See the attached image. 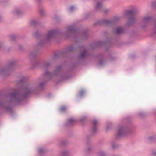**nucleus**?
Segmentation results:
<instances>
[{"mask_svg":"<svg viewBox=\"0 0 156 156\" xmlns=\"http://www.w3.org/2000/svg\"><path fill=\"white\" fill-rule=\"evenodd\" d=\"M16 63V62L15 61L10 62L7 67L0 69V74L6 76L9 75L13 71L14 66Z\"/></svg>","mask_w":156,"mask_h":156,"instance_id":"7ed1b4c3","label":"nucleus"},{"mask_svg":"<svg viewBox=\"0 0 156 156\" xmlns=\"http://www.w3.org/2000/svg\"><path fill=\"white\" fill-rule=\"evenodd\" d=\"M106 155V154L103 151L100 152L98 154V156H105Z\"/></svg>","mask_w":156,"mask_h":156,"instance_id":"5701e85b","label":"nucleus"},{"mask_svg":"<svg viewBox=\"0 0 156 156\" xmlns=\"http://www.w3.org/2000/svg\"><path fill=\"white\" fill-rule=\"evenodd\" d=\"M43 67L48 68L51 66V61H45L42 64Z\"/></svg>","mask_w":156,"mask_h":156,"instance_id":"9d476101","label":"nucleus"},{"mask_svg":"<svg viewBox=\"0 0 156 156\" xmlns=\"http://www.w3.org/2000/svg\"><path fill=\"white\" fill-rule=\"evenodd\" d=\"M14 13L17 16H20L23 14V12L18 9H16L14 11Z\"/></svg>","mask_w":156,"mask_h":156,"instance_id":"2eb2a0df","label":"nucleus"},{"mask_svg":"<svg viewBox=\"0 0 156 156\" xmlns=\"http://www.w3.org/2000/svg\"><path fill=\"white\" fill-rule=\"evenodd\" d=\"M136 14V12L133 10H130L126 12L125 16L128 18L129 20L127 23L129 25H131L133 24L136 21L135 15Z\"/></svg>","mask_w":156,"mask_h":156,"instance_id":"20e7f679","label":"nucleus"},{"mask_svg":"<svg viewBox=\"0 0 156 156\" xmlns=\"http://www.w3.org/2000/svg\"><path fill=\"white\" fill-rule=\"evenodd\" d=\"M24 81V79L23 78L20 79L17 83V84L18 86L22 85Z\"/></svg>","mask_w":156,"mask_h":156,"instance_id":"4be33fe9","label":"nucleus"},{"mask_svg":"<svg viewBox=\"0 0 156 156\" xmlns=\"http://www.w3.org/2000/svg\"><path fill=\"white\" fill-rule=\"evenodd\" d=\"M59 54L58 53H55L54 55V58H56L59 56Z\"/></svg>","mask_w":156,"mask_h":156,"instance_id":"4c0bfd02","label":"nucleus"},{"mask_svg":"<svg viewBox=\"0 0 156 156\" xmlns=\"http://www.w3.org/2000/svg\"><path fill=\"white\" fill-rule=\"evenodd\" d=\"M31 24L34 26H36L39 24L40 22L37 20H33L31 22Z\"/></svg>","mask_w":156,"mask_h":156,"instance_id":"aec40b11","label":"nucleus"},{"mask_svg":"<svg viewBox=\"0 0 156 156\" xmlns=\"http://www.w3.org/2000/svg\"><path fill=\"white\" fill-rule=\"evenodd\" d=\"M102 6V3L101 1H98L96 5L95 8L96 10H101Z\"/></svg>","mask_w":156,"mask_h":156,"instance_id":"4468645a","label":"nucleus"},{"mask_svg":"<svg viewBox=\"0 0 156 156\" xmlns=\"http://www.w3.org/2000/svg\"><path fill=\"white\" fill-rule=\"evenodd\" d=\"M69 155V152L66 151H62L60 155V156H68Z\"/></svg>","mask_w":156,"mask_h":156,"instance_id":"a211bd4d","label":"nucleus"},{"mask_svg":"<svg viewBox=\"0 0 156 156\" xmlns=\"http://www.w3.org/2000/svg\"><path fill=\"white\" fill-rule=\"evenodd\" d=\"M38 35V33L37 31H36L35 33H34V37H36L37 36V35Z\"/></svg>","mask_w":156,"mask_h":156,"instance_id":"58836bf2","label":"nucleus"},{"mask_svg":"<svg viewBox=\"0 0 156 156\" xmlns=\"http://www.w3.org/2000/svg\"><path fill=\"white\" fill-rule=\"evenodd\" d=\"M154 33L156 34V22H155L154 23Z\"/></svg>","mask_w":156,"mask_h":156,"instance_id":"f704fd0d","label":"nucleus"},{"mask_svg":"<svg viewBox=\"0 0 156 156\" xmlns=\"http://www.w3.org/2000/svg\"><path fill=\"white\" fill-rule=\"evenodd\" d=\"M108 128H107V129H106V130H107V129H108Z\"/></svg>","mask_w":156,"mask_h":156,"instance_id":"a18cd8bd","label":"nucleus"},{"mask_svg":"<svg viewBox=\"0 0 156 156\" xmlns=\"http://www.w3.org/2000/svg\"><path fill=\"white\" fill-rule=\"evenodd\" d=\"M75 9V8L73 6H71L70 8V11L73 12Z\"/></svg>","mask_w":156,"mask_h":156,"instance_id":"473e14b6","label":"nucleus"},{"mask_svg":"<svg viewBox=\"0 0 156 156\" xmlns=\"http://www.w3.org/2000/svg\"><path fill=\"white\" fill-rule=\"evenodd\" d=\"M155 138L154 136H150L148 138L149 140L151 142H153L155 140Z\"/></svg>","mask_w":156,"mask_h":156,"instance_id":"bb28decb","label":"nucleus"},{"mask_svg":"<svg viewBox=\"0 0 156 156\" xmlns=\"http://www.w3.org/2000/svg\"><path fill=\"white\" fill-rule=\"evenodd\" d=\"M79 49L82 51L80 55V58H83L87 57L88 55L89 54L87 51L83 46H80L79 47Z\"/></svg>","mask_w":156,"mask_h":156,"instance_id":"0eeeda50","label":"nucleus"},{"mask_svg":"<svg viewBox=\"0 0 156 156\" xmlns=\"http://www.w3.org/2000/svg\"><path fill=\"white\" fill-rule=\"evenodd\" d=\"M132 131L131 128L125 126H121L119 129L117 136L119 137L130 133Z\"/></svg>","mask_w":156,"mask_h":156,"instance_id":"39448f33","label":"nucleus"},{"mask_svg":"<svg viewBox=\"0 0 156 156\" xmlns=\"http://www.w3.org/2000/svg\"><path fill=\"white\" fill-rule=\"evenodd\" d=\"M43 78L39 79L35 82L24 85L20 91H15L3 97L0 100V108L10 112H12L11 103L14 102L16 104H21L30 94L36 92L43 87L46 80L51 78L60 76L62 80H66L69 76L67 74H64L62 66L57 67L53 73L46 71L44 73Z\"/></svg>","mask_w":156,"mask_h":156,"instance_id":"f257e3e1","label":"nucleus"},{"mask_svg":"<svg viewBox=\"0 0 156 156\" xmlns=\"http://www.w3.org/2000/svg\"><path fill=\"white\" fill-rule=\"evenodd\" d=\"M151 17L149 16H147L144 17L143 19V23L144 24H146L147 23L151 20Z\"/></svg>","mask_w":156,"mask_h":156,"instance_id":"ddd939ff","label":"nucleus"},{"mask_svg":"<svg viewBox=\"0 0 156 156\" xmlns=\"http://www.w3.org/2000/svg\"><path fill=\"white\" fill-rule=\"evenodd\" d=\"M67 142L66 140H62L60 141L58 143V145L59 146H62L65 145Z\"/></svg>","mask_w":156,"mask_h":156,"instance_id":"412c9836","label":"nucleus"},{"mask_svg":"<svg viewBox=\"0 0 156 156\" xmlns=\"http://www.w3.org/2000/svg\"><path fill=\"white\" fill-rule=\"evenodd\" d=\"M67 30L65 33L61 32L59 30H50L43 38L41 39L37 47H41L45 43L49 42L52 38L57 34H61L66 38H68L76 30L74 24L67 26ZM39 53L37 48L36 47L34 50L31 52L29 55V58L31 62V64L34 67L36 66L39 64V62L36 60V57Z\"/></svg>","mask_w":156,"mask_h":156,"instance_id":"f03ea898","label":"nucleus"},{"mask_svg":"<svg viewBox=\"0 0 156 156\" xmlns=\"http://www.w3.org/2000/svg\"><path fill=\"white\" fill-rule=\"evenodd\" d=\"M84 92L83 90H81L80 92L79 93V96H82L84 94Z\"/></svg>","mask_w":156,"mask_h":156,"instance_id":"7c9ffc66","label":"nucleus"},{"mask_svg":"<svg viewBox=\"0 0 156 156\" xmlns=\"http://www.w3.org/2000/svg\"><path fill=\"white\" fill-rule=\"evenodd\" d=\"M120 19V18L118 17H115L112 20V21L113 22V23L115 22L119 21Z\"/></svg>","mask_w":156,"mask_h":156,"instance_id":"a878e982","label":"nucleus"},{"mask_svg":"<svg viewBox=\"0 0 156 156\" xmlns=\"http://www.w3.org/2000/svg\"><path fill=\"white\" fill-rule=\"evenodd\" d=\"M37 1L39 2V3H40L41 2V0H37Z\"/></svg>","mask_w":156,"mask_h":156,"instance_id":"37998d69","label":"nucleus"},{"mask_svg":"<svg viewBox=\"0 0 156 156\" xmlns=\"http://www.w3.org/2000/svg\"><path fill=\"white\" fill-rule=\"evenodd\" d=\"M152 154L154 156H156V152H153Z\"/></svg>","mask_w":156,"mask_h":156,"instance_id":"ea45409f","label":"nucleus"},{"mask_svg":"<svg viewBox=\"0 0 156 156\" xmlns=\"http://www.w3.org/2000/svg\"><path fill=\"white\" fill-rule=\"evenodd\" d=\"M110 11L109 9H105L103 10V11L105 14H106L110 12Z\"/></svg>","mask_w":156,"mask_h":156,"instance_id":"cd10ccee","label":"nucleus"},{"mask_svg":"<svg viewBox=\"0 0 156 156\" xmlns=\"http://www.w3.org/2000/svg\"><path fill=\"white\" fill-rule=\"evenodd\" d=\"M87 147L85 149V153H88L91 152L92 150V145L90 144H87Z\"/></svg>","mask_w":156,"mask_h":156,"instance_id":"f8f14e48","label":"nucleus"},{"mask_svg":"<svg viewBox=\"0 0 156 156\" xmlns=\"http://www.w3.org/2000/svg\"><path fill=\"white\" fill-rule=\"evenodd\" d=\"M83 36L84 37V38H86L87 36V34L86 31L83 32Z\"/></svg>","mask_w":156,"mask_h":156,"instance_id":"2f4dec72","label":"nucleus"},{"mask_svg":"<svg viewBox=\"0 0 156 156\" xmlns=\"http://www.w3.org/2000/svg\"><path fill=\"white\" fill-rule=\"evenodd\" d=\"M2 17L1 16H0V22L2 21Z\"/></svg>","mask_w":156,"mask_h":156,"instance_id":"79ce46f5","label":"nucleus"},{"mask_svg":"<svg viewBox=\"0 0 156 156\" xmlns=\"http://www.w3.org/2000/svg\"><path fill=\"white\" fill-rule=\"evenodd\" d=\"M39 12L41 15V16H43L45 13V10L42 7H39Z\"/></svg>","mask_w":156,"mask_h":156,"instance_id":"6ab92c4d","label":"nucleus"},{"mask_svg":"<svg viewBox=\"0 0 156 156\" xmlns=\"http://www.w3.org/2000/svg\"><path fill=\"white\" fill-rule=\"evenodd\" d=\"M2 43H0V49H1L2 48Z\"/></svg>","mask_w":156,"mask_h":156,"instance_id":"a19ab883","label":"nucleus"},{"mask_svg":"<svg viewBox=\"0 0 156 156\" xmlns=\"http://www.w3.org/2000/svg\"><path fill=\"white\" fill-rule=\"evenodd\" d=\"M138 115L140 117H144L145 115L144 113L142 112H140L138 114Z\"/></svg>","mask_w":156,"mask_h":156,"instance_id":"c85d7f7f","label":"nucleus"},{"mask_svg":"<svg viewBox=\"0 0 156 156\" xmlns=\"http://www.w3.org/2000/svg\"><path fill=\"white\" fill-rule=\"evenodd\" d=\"M102 23L108 25H111L114 23L112 20H104L102 21Z\"/></svg>","mask_w":156,"mask_h":156,"instance_id":"9b49d317","label":"nucleus"},{"mask_svg":"<svg viewBox=\"0 0 156 156\" xmlns=\"http://www.w3.org/2000/svg\"><path fill=\"white\" fill-rule=\"evenodd\" d=\"M104 44V42L101 41H98L95 43H94L91 45V48L94 49L97 48L99 47L102 46Z\"/></svg>","mask_w":156,"mask_h":156,"instance_id":"6e6552de","label":"nucleus"},{"mask_svg":"<svg viewBox=\"0 0 156 156\" xmlns=\"http://www.w3.org/2000/svg\"><path fill=\"white\" fill-rule=\"evenodd\" d=\"M113 148H115L117 147V145L115 144H113L112 145Z\"/></svg>","mask_w":156,"mask_h":156,"instance_id":"e433bc0d","label":"nucleus"},{"mask_svg":"<svg viewBox=\"0 0 156 156\" xmlns=\"http://www.w3.org/2000/svg\"><path fill=\"white\" fill-rule=\"evenodd\" d=\"M98 121L97 120H94L92 121V126L91 129V132L92 134L94 135L97 132L98 125Z\"/></svg>","mask_w":156,"mask_h":156,"instance_id":"423d86ee","label":"nucleus"},{"mask_svg":"<svg viewBox=\"0 0 156 156\" xmlns=\"http://www.w3.org/2000/svg\"><path fill=\"white\" fill-rule=\"evenodd\" d=\"M45 152V150L42 148H40L38 150V153L40 154H42Z\"/></svg>","mask_w":156,"mask_h":156,"instance_id":"b1692460","label":"nucleus"},{"mask_svg":"<svg viewBox=\"0 0 156 156\" xmlns=\"http://www.w3.org/2000/svg\"><path fill=\"white\" fill-rule=\"evenodd\" d=\"M152 4L153 7L156 8V1L152 2Z\"/></svg>","mask_w":156,"mask_h":156,"instance_id":"72a5a7b5","label":"nucleus"},{"mask_svg":"<svg viewBox=\"0 0 156 156\" xmlns=\"http://www.w3.org/2000/svg\"><path fill=\"white\" fill-rule=\"evenodd\" d=\"M99 64L100 65H102L103 64V61L102 59H101L100 60L99 62Z\"/></svg>","mask_w":156,"mask_h":156,"instance_id":"c9c22d12","label":"nucleus"},{"mask_svg":"<svg viewBox=\"0 0 156 156\" xmlns=\"http://www.w3.org/2000/svg\"><path fill=\"white\" fill-rule=\"evenodd\" d=\"M75 120L73 118L69 119L66 124V126H72L74 124Z\"/></svg>","mask_w":156,"mask_h":156,"instance_id":"1a4fd4ad","label":"nucleus"},{"mask_svg":"<svg viewBox=\"0 0 156 156\" xmlns=\"http://www.w3.org/2000/svg\"><path fill=\"white\" fill-rule=\"evenodd\" d=\"M60 110L61 111L64 112L66 110V107L65 106H63L61 108Z\"/></svg>","mask_w":156,"mask_h":156,"instance_id":"c756f323","label":"nucleus"},{"mask_svg":"<svg viewBox=\"0 0 156 156\" xmlns=\"http://www.w3.org/2000/svg\"><path fill=\"white\" fill-rule=\"evenodd\" d=\"M123 32V30L121 27H118L116 28V31L114 32L117 34H119Z\"/></svg>","mask_w":156,"mask_h":156,"instance_id":"dca6fc26","label":"nucleus"},{"mask_svg":"<svg viewBox=\"0 0 156 156\" xmlns=\"http://www.w3.org/2000/svg\"><path fill=\"white\" fill-rule=\"evenodd\" d=\"M145 27V26H143V27Z\"/></svg>","mask_w":156,"mask_h":156,"instance_id":"c03bdc74","label":"nucleus"},{"mask_svg":"<svg viewBox=\"0 0 156 156\" xmlns=\"http://www.w3.org/2000/svg\"><path fill=\"white\" fill-rule=\"evenodd\" d=\"M76 50L75 47L73 46H71L68 47L67 49V51L73 52Z\"/></svg>","mask_w":156,"mask_h":156,"instance_id":"f3484780","label":"nucleus"},{"mask_svg":"<svg viewBox=\"0 0 156 156\" xmlns=\"http://www.w3.org/2000/svg\"><path fill=\"white\" fill-rule=\"evenodd\" d=\"M10 38L11 41H13L16 39V36L14 35H11L10 36Z\"/></svg>","mask_w":156,"mask_h":156,"instance_id":"393cba45","label":"nucleus"}]
</instances>
